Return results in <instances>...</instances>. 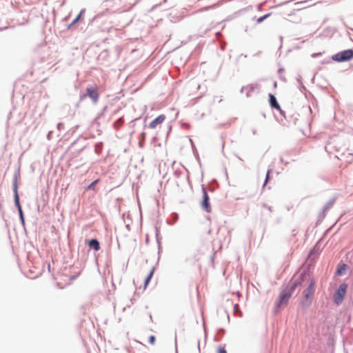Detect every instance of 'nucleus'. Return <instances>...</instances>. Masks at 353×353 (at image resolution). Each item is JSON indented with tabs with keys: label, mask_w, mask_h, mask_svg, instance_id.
Here are the masks:
<instances>
[{
	"label": "nucleus",
	"mask_w": 353,
	"mask_h": 353,
	"mask_svg": "<svg viewBox=\"0 0 353 353\" xmlns=\"http://www.w3.org/2000/svg\"><path fill=\"white\" fill-rule=\"evenodd\" d=\"M123 123V119L121 118L119 119H118L114 124L115 128H119L121 125H122Z\"/></svg>",
	"instance_id": "obj_15"
},
{
	"label": "nucleus",
	"mask_w": 353,
	"mask_h": 353,
	"mask_svg": "<svg viewBox=\"0 0 353 353\" xmlns=\"http://www.w3.org/2000/svg\"><path fill=\"white\" fill-rule=\"evenodd\" d=\"M270 173V170H268L267 172V174H266V178H265V183H264V185L267 183V182L268 181Z\"/></svg>",
	"instance_id": "obj_21"
},
{
	"label": "nucleus",
	"mask_w": 353,
	"mask_h": 353,
	"mask_svg": "<svg viewBox=\"0 0 353 353\" xmlns=\"http://www.w3.org/2000/svg\"><path fill=\"white\" fill-rule=\"evenodd\" d=\"M270 15V14H265L259 18L257 19L256 20V22L258 23H261L262 21H263V20H265V19H267L269 16Z\"/></svg>",
	"instance_id": "obj_16"
},
{
	"label": "nucleus",
	"mask_w": 353,
	"mask_h": 353,
	"mask_svg": "<svg viewBox=\"0 0 353 353\" xmlns=\"http://www.w3.org/2000/svg\"><path fill=\"white\" fill-rule=\"evenodd\" d=\"M83 12V10H81V12L79 14V15L73 20V21L72 22L70 26H73L74 24L77 23V21L80 19L81 16Z\"/></svg>",
	"instance_id": "obj_17"
},
{
	"label": "nucleus",
	"mask_w": 353,
	"mask_h": 353,
	"mask_svg": "<svg viewBox=\"0 0 353 353\" xmlns=\"http://www.w3.org/2000/svg\"><path fill=\"white\" fill-rule=\"evenodd\" d=\"M154 270H155V268L154 267H152L150 270V272H149V274L147 276L145 280V282H144V289H145L148 285V283H150V279H152V276H153V274L154 272Z\"/></svg>",
	"instance_id": "obj_11"
},
{
	"label": "nucleus",
	"mask_w": 353,
	"mask_h": 353,
	"mask_svg": "<svg viewBox=\"0 0 353 353\" xmlns=\"http://www.w3.org/2000/svg\"><path fill=\"white\" fill-rule=\"evenodd\" d=\"M166 117L164 114H160L158 116L156 119H154L153 121H152L149 124V128L151 129H154L157 128V126L160 125L163 123V121L165 120Z\"/></svg>",
	"instance_id": "obj_8"
},
{
	"label": "nucleus",
	"mask_w": 353,
	"mask_h": 353,
	"mask_svg": "<svg viewBox=\"0 0 353 353\" xmlns=\"http://www.w3.org/2000/svg\"><path fill=\"white\" fill-rule=\"evenodd\" d=\"M296 287V284H293L290 288H285L280 294L277 301L276 302V306L278 310L287 305L290 298L292 296L294 289Z\"/></svg>",
	"instance_id": "obj_3"
},
{
	"label": "nucleus",
	"mask_w": 353,
	"mask_h": 353,
	"mask_svg": "<svg viewBox=\"0 0 353 353\" xmlns=\"http://www.w3.org/2000/svg\"><path fill=\"white\" fill-rule=\"evenodd\" d=\"M269 97H270V103L271 106L273 108H275L276 110H280L281 109L280 105L278 103L275 97L273 94H270Z\"/></svg>",
	"instance_id": "obj_10"
},
{
	"label": "nucleus",
	"mask_w": 353,
	"mask_h": 353,
	"mask_svg": "<svg viewBox=\"0 0 353 353\" xmlns=\"http://www.w3.org/2000/svg\"><path fill=\"white\" fill-rule=\"evenodd\" d=\"M85 95L81 96V99L84 98Z\"/></svg>",
	"instance_id": "obj_22"
},
{
	"label": "nucleus",
	"mask_w": 353,
	"mask_h": 353,
	"mask_svg": "<svg viewBox=\"0 0 353 353\" xmlns=\"http://www.w3.org/2000/svg\"><path fill=\"white\" fill-rule=\"evenodd\" d=\"M14 203H15L16 205L18 208V210H19V213H20L21 218L23 219V212H22V210H21V207L20 203H19V198L18 194H14Z\"/></svg>",
	"instance_id": "obj_13"
},
{
	"label": "nucleus",
	"mask_w": 353,
	"mask_h": 353,
	"mask_svg": "<svg viewBox=\"0 0 353 353\" xmlns=\"http://www.w3.org/2000/svg\"><path fill=\"white\" fill-rule=\"evenodd\" d=\"M155 340H156L155 336H153V335H152V336H150L149 337V340H148V341H149V343H150L151 345H154V342H155Z\"/></svg>",
	"instance_id": "obj_19"
},
{
	"label": "nucleus",
	"mask_w": 353,
	"mask_h": 353,
	"mask_svg": "<svg viewBox=\"0 0 353 353\" xmlns=\"http://www.w3.org/2000/svg\"><path fill=\"white\" fill-rule=\"evenodd\" d=\"M141 135H142V136H144V135H145V133H144V132H142Z\"/></svg>",
	"instance_id": "obj_23"
},
{
	"label": "nucleus",
	"mask_w": 353,
	"mask_h": 353,
	"mask_svg": "<svg viewBox=\"0 0 353 353\" xmlns=\"http://www.w3.org/2000/svg\"><path fill=\"white\" fill-rule=\"evenodd\" d=\"M217 353H227L226 350L223 347H219Z\"/></svg>",
	"instance_id": "obj_20"
},
{
	"label": "nucleus",
	"mask_w": 353,
	"mask_h": 353,
	"mask_svg": "<svg viewBox=\"0 0 353 353\" xmlns=\"http://www.w3.org/2000/svg\"><path fill=\"white\" fill-rule=\"evenodd\" d=\"M88 245L95 251L100 250V245L97 239H92L88 242Z\"/></svg>",
	"instance_id": "obj_9"
},
{
	"label": "nucleus",
	"mask_w": 353,
	"mask_h": 353,
	"mask_svg": "<svg viewBox=\"0 0 353 353\" xmlns=\"http://www.w3.org/2000/svg\"><path fill=\"white\" fill-rule=\"evenodd\" d=\"M203 201L201 203L202 208L207 212H211V206L209 203V196L205 188H202Z\"/></svg>",
	"instance_id": "obj_7"
},
{
	"label": "nucleus",
	"mask_w": 353,
	"mask_h": 353,
	"mask_svg": "<svg viewBox=\"0 0 353 353\" xmlns=\"http://www.w3.org/2000/svg\"><path fill=\"white\" fill-rule=\"evenodd\" d=\"M336 157L341 161V166H347L353 162V154L341 141H336L334 146Z\"/></svg>",
	"instance_id": "obj_2"
},
{
	"label": "nucleus",
	"mask_w": 353,
	"mask_h": 353,
	"mask_svg": "<svg viewBox=\"0 0 353 353\" xmlns=\"http://www.w3.org/2000/svg\"><path fill=\"white\" fill-rule=\"evenodd\" d=\"M353 58V50H345L341 52L336 53L333 55L332 59L338 61L343 62L347 61Z\"/></svg>",
	"instance_id": "obj_5"
},
{
	"label": "nucleus",
	"mask_w": 353,
	"mask_h": 353,
	"mask_svg": "<svg viewBox=\"0 0 353 353\" xmlns=\"http://www.w3.org/2000/svg\"><path fill=\"white\" fill-rule=\"evenodd\" d=\"M294 284H296V286L302 285L306 287L303 292L304 301L302 304L307 306L310 305L315 291L314 279L308 274L303 273L300 275L299 280Z\"/></svg>",
	"instance_id": "obj_1"
},
{
	"label": "nucleus",
	"mask_w": 353,
	"mask_h": 353,
	"mask_svg": "<svg viewBox=\"0 0 353 353\" xmlns=\"http://www.w3.org/2000/svg\"><path fill=\"white\" fill-rule=\"evenodd\" d=\"M99 179H97L91 183L86 188V190H94L95 185L99 182Z\"/></svg>",
	"instance_id": "obj_14"
},
{
	"label": "nucleus",
	"mask_w": 353,
	"mask_h": 353,
	"mask_svg": "<svg viewBox=\"0 0 353 353\" xmlns=\"http://www.w3.org/2000/svg\"><path fill=\"white\" fill-rule=\"evenodd\" d=\"M13 188H14V194H18V192H17V176L15 177L14 179V184H13Z\"/></svg>",
	"instance_id": "obj_18"
},
{
	"label": "nucleus",
	"mask_w": 353,
	"mask_h": 353,
	"mask_svg": "<svg viewBox=\"0 0 353 353\" xmlns=\"http://www.w3.org/2000/svg\"><path fill=\"white\" fill-rule=\"evenodd\" d=\"M347 287V283H342L334 293L333 301L337 305L341 304L343 301Z\"/></svg>",
	"instance_id": "obj_4"
},
{
	"label": "nucleus",
	"mask_w": 353,
	"mask_h": 353,
	"mask_svg": "<svg viewBox=\"0 0 353 353\" xmlns=\"http://www.w3.org/2000/svg\"><path fill=\"white\" fill-rule=\"evenodd\" d=\"M347 268V265L346 264L339 265L336 270V274L339 276L343 275Z\"/></svg>",
	"instance_id": "obj_12"
},
{
	"label": "nucleus",
	"mask_w": 353,
	"mask_h": 353,
	"mask_svg": "<svg viewBox=\"0 0 353 353\" xmlns=\"http://www.w3.org/2000/svg\"><path fill=\"white\" fill-rule=\"evenodd\" d=\"M88 96L91 99L94 103H97L99 97L97 86H88L86 88Z\"/></svg>",
	"instance_id": "obj_6"
}]
</instances>
